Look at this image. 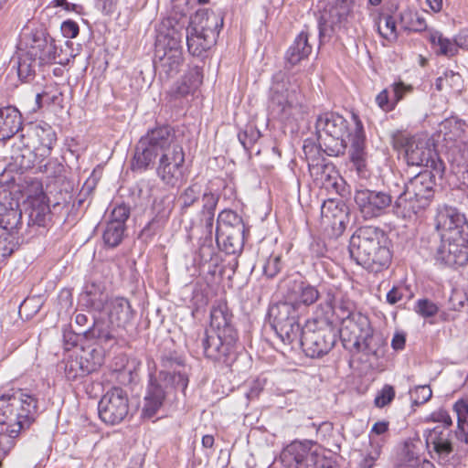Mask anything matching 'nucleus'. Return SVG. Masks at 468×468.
<instances>
[{"label": "nucleus", "instance_id": "1", "mask_svg": "<svg viewBox=\"0 0 468 468\" xmlns=\"http://www.w3.org/2000/svg\"><path fill=\"white\" fill-rule=\"evenodd\" d=\"M158 158L156 175L168 187H176L183 178L185 153L167 126L149 131L138 142L133 167L146 169Z\"/></svg>", "mask_w": 468, "mask_h": 468}, {"label": "nucleus", "instance_id": "2", "mask_svg": "<svg viewBox=\"0 0 468 468\" xmlns=\"http://www.w3.org/2000/svg\"><path fill=\"white\" fill-rule=\"evenodd\" d=\"M348 250L358 265L373 272L388 268L392 259L387 235L373 226L357 229L350 238Z\"/></svg>", "mask_w": 468, "mask_h": 468}, {"label": "nucleus", "instance_id": "3", "mask_svg": "<svg viewBox=\"0 0 468 468\" xmlns=\"http://www.w3.org/2000/svg\"><path fill=\"white\" fill-rule=\"evenodd\" d=\"M221 11L198 9L189 19L186 30L188 51L194 57H200L202 52L210 48L223 27Z\"/></svg>", "mask_w": 468, "mask_h": 468}, {"label": "nucleus", "instance_id": "4", "mask_svg": "<svg viewBox=\"0 0 468 468\" xmlns=\"http://www.w3.org/2000/svg\"><path fill=\"white\" fill-rule=\"evenodd\" d=\"M300 108V87L293 77L279 71L272 77L269 110L273 118L287 122Z\"/></svg>", "mask_w": 468, "mask_h": 468}, {"label": "nucleus", "instance_id": "5", "mask_svg": "<svg viewBox=\"0 0 468 468\" xmlns=\"http://www.w3.org/2000/svg\"><path fill=\"white\" fill-rule=\"evenodd\" d=\"M435 186V176L431 171L420 172L405 184L404 191L395 200V207L404 216L417 214L431 204Z\"/></svg>", "mask_w": 468, "mask_h": 468}, {"label": "nucleus", "instance_id": "6", "mask_svg": "<svg viewBox=\"0 0 468 468\" xmlns=\"http://www.w3.org/2000/svg\"><path fill=\"white\" fill-rule=\"evenodd\" d=\"M346 131V120L335 112H326L316 118L315 133L319 147L330 156L345 153L347 144L344 136Z\"/></svg>", "mask_w": 468, "mask_h": 468}, {"label": "nucleus", "instance_id": "7", "mask_svg": "<svg viewBox=\"0 0 468 468\" xmlns=\"http://www.w3.org/2000/svg\"><path fill=\"white\" fill-rule=\"evenodd\" d=\"M202 196V209L200 211V221L204 228V241L200 250L210 248L212 244L213 225L215 210L218 202V196L211 191L202 194V186L198 183H192L186 187L178 196L177 202L182 210H186L193 206Z\"/></svg>", "mask_w": 468, "mask_h": 468}, {"label": "nucleus", "instance_id": "8", "mask_svg": "<svg viewBox=\"0 0 468 468\" xmlns=\"http://www.w3.org/2000/svg\"><path fill=\"white\" fill-rule=\"evenodd\" d=\"M186 17L170 16L164 19L155 41L154 58H178L180 43L186 36Z\"/></svg>", "mask_w": 468, "mask_h": 468}, {"label": "nucleus", "instance_id": "9", "mask_svg": "<svg viewBox=\"0 0 468 468\" xmlns=\"http://www.w3.org/2000/svg\"><path fill=\"white\" fill-rule=\"evenodd\" d=\"M237 341L238 335L205 331L201 338V346L207 358L230 367L238 357Z\"/></svg>", "mask_w": 468, "mask_h": 468}, {"label": "nucleus", "instance_id": "10", "mask_svg": "<svg viewBox=\"0 0 468 468\" xmlns=\"http://www.w3.org/2000/svg\"><path fill=\"white\" fill-rule=\"evenodd\" d=\"M23 215L27 218L25 227L27 236H34L48 230L52 226V213L48 197L40 191L34 196H28L23 202Z\"/></svg>", "mask_w": 468, "mask_h": 468}, {"label": "nucleus", "instance_id": "11", "mask_svg": "<svg viewBox=\"0 0 468 468\" xmlns=\"http://www.w3.org/2000/svg\"><path fill=\"white\" fill-rule=\"evenodd\" d=\"M16 48V58H56L60 56L52 37L43 30L23 35Z\"/></svg>", "mask_w": 468, "mask_h": 468}, {"label": "nucleus", "instance_id": "12", "mask_svg": "<svg viewBox=\"0 0 468 468\" xmlns=\"http://www.w3.org/2000/svg\"><path fill=\"white\" fill-rule=\"evenodd\" d=\"M354 0H333L323 11L318 20L319 38L327 41L334 33L347 23Z\"/></svg>", "mask_w": 468, "mask_h": 468}, {"label": "nucleus", "instance_id": "13", "mask_svg": "<svg viewBox=\"0 0 468 468\" xmlns=\"http://www.w3.org/2000/svg\"><path fill=\"white\" fill-rule=\"evenodd\" d=\"M354 199L364 219H373L387 214L393 202L388 192L373 190L363 186L356 189Z\"/></svg>", "mask_w": 468, "mask_h": 468}, {"label": "nucleus", "instance_id": "14", "mask_svg": "<svg viewBox=\"0 0 468 468\" xmlns=\"http://www.w3.org/2000/svg\"><path fill=\"white\" fill-rule=\"evenodd\" d=\"M0 468L2 460L15 447L19 435L28 431V413L23 417V420H17L19 417H14V410L0 404Z\"/></svg>", "mask_w": 468, "mask_h": 468}, {"label": "nucleus", "instance_id": "15", "mask_svg": "<svg viewBox=\"0 0 468 468\" xmlns=\"http://www.w3.org/2000/svg\"><path fill=\"white\" fill-rule=\"evenodd\" d=\"M97 346H88L81 348V357H85L91 364L94 363V371H96L104 362V359L115 358L117 356L116 330L110 328L108 324H101L95 329Z\"/></svg>", "mask_w": 468, "mask_h": 468}, {"label": "nucleus", "instance_id": "16", "mask_svg": "<svg viewBox=\"0 0 468 468\" xmlns=\"http://www.w3.org/2000/svg\"><path fill=\"white\" fill-rule=\"evenodd\" d=\"M435 228L440 233L441 239L468 236V224L464 215L452 207L445 206L438 209Z\"/></svg>", "mask_w": 468, "mask_h": 468}, {"label": "nucleus", "instance_id": "17", "mask_svg": "<svg viewBox=\"0 0 468 468\" xmlns=\"http://www.w3.org/2000/svg\"><path fill=\"white\" fill-rule=\"evenodd\" d=\"M162 369L157 379L165 383V387L175 386L185 390L188 378L184 369V360L176 351H164L160 356Z\"/></svg>", "mask_w": 468, "mask_h": 468}, {"label": "nucleus", "instance_id": "18", "mask_svg": "<svg viewBox=\"0 0 468 468\" xmlns=\"http://www.w3.org/2000/svg\"><path fill=\"white\" fill-rule=\"evenodd\" d=\"M352 118L355 123V128L348 135L350 142V159L358 176L361 178H367L369 171L367 164V153L366 150V135L363 123L356 114H353Z\"/></svg>", "mask_w": 468, "mask_h": 468}, {"label": "nucleus", "instance_id": "19", "mask_svg": "<svg viewBox=\"0 0 468 468\" xmlns=\"http://www.w3.org/2000/svg\"><path fill=\"white\" fill-rule=\"evenodd\" d=\"M436 252V261L441 264L455 267L468 261V236L456 239H442Z\"/></svg>", "mask_w": 468, "mask_h": 468}, {"label": "nucleus", "instance_id": "20", "mask_svg": "<svg viewBox=\"0 0 468 468\" xmlns=\"http://www.w3.org/2000/svg\"><path fill=\"white\" fill-rule=\"evenodd\" d=\"M339 331L343 340L352 342L355 346L367 345L373 332L367 317L359 313L341 322Z\"/></svg>", "mask_w": 468, "mask_h": 468}, {"label": "nucleus", "instance_id": "21", "mask_svg": "<svg viewBox=\"0 0 468 468\" xmlns=\"http://www.w3.org/2000/svg\"><path fill=\"white\" fill-rule=\"evenodd\" d=\"M23 221V210L18 200L10 198L0 204V229L2 232L10 233L20 238L26 237Z\"/></svg>", "mask_w": 468, "mask_h": 468}, {"label": "nucleus", "instance_id": "22", "mask_svg": "<svg viewBox=\"0 0 468 468\" xmlns=\"http://www.w3.org/2000/svg\"><path fill=\"white\" fill-rule=\"evenodd\" d=\"M335 343V335L328 330H304L301 346L306 356L320 357L327 354Z\"/></svg>", "mask_w": 468, "mask_h": 468}, {"label": "nucleus", "instance_id": "23", "mask_svg": "<svg viewBox=\"0 0 468 468\" xmlns=\"http://www.w3.org/2000/svg\"><path fill=\"white\" fill-rule=\"evenodd\" d=\"M427 448L434 452L439 461L447 462L453 452V445L450 439L451 429L447 426H435L424 431Z\"/></svg>", "mask_w": 468, "mask_h": 468}, {"label": "nucleus", "instance_id": "24", "mask_svg": "<svg viewBox=\"0 0 468 468\" xmlns=\"http://www.w3.org/2000/svg\"><path fill=\"white\" fill-rule=\"evenodd\" d=\"M319 298L318 290L301 281H288L284 299L290 301L300 311L303 306H308L315 303Z\"/></svg>", "mask_w": 468, "mask_h": 468}, {"label": "nucleus", "instance_id": "25", "mask_svg": "<svg viewBox=\"0 0 468 468\" xmlns=\"http://www.w3.org/2000/svg\"><path fill=\"white\" fill-rule=\"evenodd\" d=\"M233 315L229 311L227 303L217 302L210 311V329L207 330L212 334H231L238 335L236 329L232 324Z\"/></svg>", "mask_w": 468, "mask_h": 468}, {"label": "nucleus", "instance_id": "26", "mask_svg": "<svg viewBox=\"0 0 468 468\" xmlns=\"http://www.w3.org/2000/svg\"><path fill=\"white\" fill-rule=\"evenodd\" d=\"M311 449L310 442L298 441L291 442L280 454V468H302Z\"/></svg>", "mask_w": 468, "mask_h": 468}, {"label": "nucleus", "instance_id": "27", "mask_svg": "<svg viewBox=\"0 0 468 468\" xmlns=\"http://www.w3.org/2000/svg\"><path fill=\"white\" fill-rule=\"evenodd\" d=\"M165 388H166L165 383L162 385L154 373L149 374V383L143 409L144 417L152 418L162 407L165 398Z\"/></svg>", "mask_w": 468, "mask_h": 468}, {"label": "nucleus", "instance_id": "28", "mask_svg": "<svg viewBox=\"0 0 468 468\" xmlns=\"http://www.w3.org/2000/svg\"><path fill=\"white\" fill-rule=\"evenodd\" d=\"M203 81L201 69L197 66L191 68L188 72L177 81L168 91L172 99H180L193 95L200 87Z\"/></svg>", "mask_w": 468, "mask_h": 468}, {"label": "nucleus", "instance_id": "29", "mask_svg": "<svg viewBox=\"0 0 468 468\" xmlns=\"http://www.w3.org/2000/svg\"><path fill=\"white\" fill-rule=\"evenodd\" d=\"M434 155V151L426 141L412 140L407 144L406 160L410 165L433 166Z\"/></svg>", "mask_w": 468, "mask_h": 468}, {"label": "nucleus", "instance_id": "30", "mask_svg": "<svg viewBox=\"0 0 468 468\" xmlns=\"http://www.w3.org/2000/svg\"><path fill=\"white\" fill-rule=\"evenodd\" d=\"M19 144H13L11 148L10 159L14 166L22 173L33 167L34 158L31 142L25 133L18 135Z\"/></svg>", "mask_w": 468, "mask_h": 468}, {"label": "nucleus", "instance_id": "31", "mask_svg": "<svg viewBox=\"0 0 468 468\" xmlns=\"http://www.w3.org/2000/svg\"><path fill=\"white\" fill-rule=\"evenodd\" d=\"M0 116H3L0 122L1 141L11 139L19 132L23 133L22 115L16 107L7 106L0 108Z\"/></svg>", "mask_w": 468, "mask_h": 468}, {"label": "nucleus", "instance_id": "32", "mask_svg": "<svg viewBox=\"0 0 468 468\" xmlns=\"http://www.w3.org/2000/svg\"><path fill=\"white\" fill-rule=\"evenodd\" d=\"M244 226H239L237 229L230 228L229 229H223L217 226L216 229V241L228 254H235L241 250L244 239Z\"/></svg>", "mask_w": 468, "mask_h": 468}, {"label": "nucleus", "instance_id": "33", "mask_svg": "<svg viewBox=\"0 0 468 468\" xmlns=\"http://www.w3.org/2000/svg\"><path fill=\"white\" fill-rule=\"evenodd\" d=\"M27 138L31 140L35 137L38 143V150H41V154H49L54 144L57 142V134L54 129L48 123L43 122L30 126L27 131Z\"/></svg>", "mask_w": 468, "mask_h": 468}, {"label": "nucleus", "instance_id": "34", "mask_svg": "<svg viewBox=\"0 0 468 468\" xmlns=\"http://www.w3.org/2000/svg\"><path fill=\"white\" fill-rule=\"evenodd\" d=\"M300 311L287 299L270 306L268 315L273 329L280 325L298 319Z\"/></svg>", "mask_w": 468, "mask_h": 468}, {"label": "nucleus", "instance_id": "35", "mask_svg": "<svg viewBox=\"0 0 468 468\" xmlns=\"http://www.w3.org/2000/svg\"><path fill=\"white\" fill-rule=\"evenodd\" d=\"M94 363L90 364L85 357L80 355L75 356H69L65 361V376L68 380L75 381L78 378H84L94 372Z\"/></svg>", "mask_w": 468, "mask_h": 468}, {"label": "nucleus", "instance_id": "36", "mask_svg": "<svg viewBox=\"0 0 468 468\" xmlns=\"http://www.w3.org/2000/svg\"><path fill=\"white\" fill-rule=\"evenodd\" d=\"M420 443V441H406L398 452L395 468H418L420 460L418 447Z\"/></svg>", "mask_w": 468, "mask_h": 468}, {"label": "nucleus", "instance_id": "37", "mask_svg": "<svg viewBox=\"0 0 468 468\" xmlns=\"http://www.w3.org/2000/svg\"><path fill=\"white\" fill-rule=\"evenodd\" d=\"M125 364L122 367L119 368V382L123 385H133L137 380V369L141 365V362L134 357H128L126 355H122L119 357V362Z\"/></svg>", "mask_w": 468, "mask_h": 468}, {"label": "nucleus", "instance_id": "38", "mask_svg": "<svg viewBox=\"0 0 468 468\" xmlns=\"http://www.w3.org/2000/svg\"><path fill=\"white\" fill-rule=\"evenodd\" d=\"M430 41L435 53L439 56L453 57L457 55V47L454 40L444 37L441 33H431Z\"/></svg>", "mask_w": 468, "mask_h": 468}, {"label": "nucleus", "instance_id": "39", "mask_svg": "<svg viewBox=\"0 0 468 468\" xmlns=\"http://www.w3.org/2000/svg\"><path fill=\"white\" fill-rule=\"evenodd\" d=\"M114 394L108 391L98 404L100 419L106 424L114 425L117 421V405L113 402Z\"/></svg>", "mask_w": 468, "mask_h": 468}, {"label": "nucleus", "instance_id": "40", "mask_svg": "<svg viewBox=\"0 0 468 468\" xmlns=\"http://www.w3.org/2000/svg\"><path fill=\"white\" fill-rule=\"evenodd\" d=\"M384 440L371 437L369 447L361 453L357 468H373L376 466L377 461L381 455Z\"/></svg>", "mask_w": 468, "mask_h": 468}, {"label": "nucleus", "instance_id": "41", "mask_svg": "<svg viewBox=\"0 0 468 468\" xmlns=\"http://www.w3.org/2000/svg\"><path fill=\"white\" fill-rule=\"evenodd\" d=\"M314 52L313 45L309 43L308 33L302 31L294 39L293 43L287 50V56L291 58H307Z\"/></svg>", "mask_w": 468, "mask_h": 468}, {"label": "nucleus", "instance_id": "42", "mask_svg": "<svg viewBox=\"0 0 468 468\" xmlns=\"http://www.w3.org/2000/svg\"><path fill=\"white\" fill-rule=\"evenodd\" d=\"M276 334L285 344H292L295 341L301 344V338L303 331L301 328L297 319H293L274 329Z\"/></svg>", "mask_w": 468, "mask_h": 468}, {"label": "nucleus", "instance_id": "43", "mask_svg": "<svg viewBox=\"0 0 468 468\" xmlns=\"http://www.w3.org/2000/svg\"><path fill=\"white\" fill-rule=\"evenodd\" d=\"M23 240V238L13 236L10 233L0 234V263L4 262L16 251Z\"/></svg>", "mask_w": 468, "mask_h": 468}, {"label": "nucleus", "instance_id": "44", "mask_svg": "<svg viewBox=\"0 0 468 468\" xmlns=\"http://www.w3.org/2000/svg\"><path fill=\"white\" fill-rule=\"evenodd\" d=\"M120 314L123 318V330L131 337H133L136 334V326L134 324L135 313L133 311L129 301L125 298H119V320L122 319Z\"/></svg>", "mask_w": 468, "mask_h": 468}, {"label": "nucleus", "instance_id": "45", "mask_svg": "<svg viewBox=\"0 0 468 468\" xmlns=\"http://www.w3.org/2000/svg\"><path fill=\"white\" fill-rule=\"evenodd\" d=\"M454 409L457 413L455 435L458 440L468 444V406L464 403H456Z\"/></svg>", "mask_w": 468, "mask_h": 468}, {"label": "nucleus", "instance_id": "46", "mask_svg": "<svg viewBox=\"0 0 468 468\" xmlns=\"http://www.w3.org/2000/svg\"><path fill=\"white\" fill-rule=\"evenodd\" d=\"M400 25L405 30L421 32L427 28L425 18L419 13L403 12L400 16Z\"/></svg>", "mask_w": 468, "mask_h": 468}, {"label": "nucleus", "instance_id": "47", "mask_svg": "<svg viewBox=\"0 0 468 468\" xmlns=\"http://www.w3.org/2000/svg\"><path fill=\"white\" fill-rule=\"evenodd\" d=\"M310 173L314 176L317 183H321L323 186L328 187L329 186H335V178L331 173H335L330 165H309Z\"/></svg>", "mask_w": 468, "mask_h": 468}, {"label": "nucleus", "instance_id": "48", "mask_svg": "<svg viewBox=\"0 0 468 468\" xmlns=\"http://www.w3.org/2000/svg\"><path fill=\"white\" fill-rule=\"evenodd\" d=\"M376 27L379 35L388 40L397 38L396 20L389 15H384L378 17Z\"/></svg>", "mask_w": 468, "mask_h": 468}, {"label": "nucleus", "instance_id": "49", "mask_svg": "<svg viewBox=\"0 0 468 468\" xmlns=\"http://www.w3.org/2000/svg\"><path fill=\"white\" fill-rule=\"evenodd\" d=\"M37 60H16V69L19 82H31L36 77Z\"/></svg>", "mask_w": 468, "mask_h": 468}, {"label": "nucleus", "instance_id": "50", "mask_svg": "<svg viewBox=\"0 0 468 468\" xmlns=\"http://www.w3.org/2000/svg\"><path fill=\"white\" fill-rule=\"evenodd\" d=\"M41 306L39 298L28 297L20 303L18 314L23 320H30L39 312Z\"/></svg>", "mask_w": 468, "mask_h": 468}, {"label": "nucleus", "instance_id": "51", "mask_svg": "<svg viewBox=\"0 0 468 468\" xmlns=\"http://www.w3.org/2000/svg\"><path fill=\"white\" fill-rule=\"evenodd\" d=\"M302 468H335L331 459L311 449Z\"/></svg>", "mask_w": 468, "mask_h": 468}, {"label": "nucleus", "instance_id": "52", "mask_svg": "<svg viewBox=\"0 0 468 468\" xmlns=\"http://www.w3.org/2000/svg\"><path fill=\"white\" fill-rule=\"evenodd\" d=\"M330 314L335 315L340 322H343L356 314L354 312V303L348 299H344L342 295Z\"/></svg>", "mask_w": 468, "mask_h": 468}, {"label": "nucleus", "instance_id": "53", "mask_svg": "<svg viewBox=\"0 0 468 468\" xmlns=\"http://www.w3.org/2000/svg\"><path fill=\"white\" fill-rule=\"evenodd\" d=\"M87 299V304L94 307V308H101L102 305V292H101L100 287L94 283L91 282L90 284L87 283L84 287V292Z\"/></svg>", "mask_w": 468, "mask_h": 468}, {"label": "nucleus", "instance_id": "54", "mask_svg": "<svg viewBox=\"0 0 468 468\" xmlns=\"http://www.w3.org/2000/svg\"><path fill=\"white\" fill-rule=\"evenodd\" d=\"M221 224L225 225V229H229L230 228L237 229L239 226H244L241 218L231 210H223L219 213L218 217V226L222 229Z\"/></svg>", "mask_w": 468, "mask_h": 468}, {"label": "nucleus", "instance_id": "55", "mask_svg": "<svg viewBox=\"0 0 468 468\" xmlns=\"http://www.w3.org/2000/svg\"><path fill=\"white\" fill-rule=\"evenodd\" d=\"M414 310L420 316L428 318L434 316L438 313L439 307L429 299H419L416 302Z\"/></svg>", "mask_w": 468, "mask_h": 468}, {"label": "nucleus", "instance_id": "56", "mask_svg": "<svg viewBox=\"0 0 468 468\" xmlns=\"http://www.w3.org/2000/svg\"><path fill=\"white\" fill-rule=\"evenodd\" d=\"M281 257L278 255H271L262 265L263 274L271 279L275 277L282 270Z\"/></svg>", "mask_w": 468, "mask_h": 468}, {"label": "nucleus", "instance_id": "57", "mask_svg": "<svg viewBox=\"0 0 468 468\" xmlns=\"http://www.w3.org/2000/svg\"><path fill=\"white\" fill-rule=\"evenodd\" d=\"M81 335L88 338L90 335H95V329L91 332L90 330H86L80 333H75L71 330L65 329L63 331L64 348L66 350H70L72 347H75L78 345Z\"/></svg>", "mask_w": 468, "mask_h": 468}, {"label": "nucleus", "instance_id": "58", "mask_svg": "<svg viewBox=\"0 0 468 468\" xmlns=\"http://www.w3.org/2000/svg\"><path fill=\"white\" fill-rule=\"evenodd\" d=\"M105 249L117 247V219H112L102 235Z\"/></svg>", "mask_w": 468, "mask_h": 468}, {"label": "nucleus", "instance_id": "59", "mask_svg": "<svg viewBox=\"0 0 468 468\" xmlns=\"http://www.w3.org/2000/svg\"><path fill=\"white\" fill-rule=\"evenodd\" d=\"M395 389L390 385H384V387L377 394L374 403L378 408H384L388 405L395 398Z\"/></svg>", "mask_w": 468, "mask_h": 468}, {"label": "nucleus", "instance_id": "60", "mask_svg": "<svg viewBox=\"0 0 468 468\" xmlns=\"http://www.w3.org/2000/svg\"><path fill=\"white\" fill-rule=\"evenodd\" d=\"M40 169L48 176L54 178L62 176L65 172L64 165L56 158L49 159L44 165L40 166Z\"/></svg>", "mask_w": 468, "mask_h": 468}, {"label": "nucleus", "instance_id": "61", "mask_svg": "<svg viewBox=\"0 0 468 468\" xmlns=\"http://www.w3.org/2000/svg\"><path fill=\"white\" fill-rule=\"evenodd\" d=\"M413 404L421 405L427 402L432 396L431 388L427 385L417 387L411 393Z\"/></svg>", "mask_w": 468, "mask_h": 468}, {"label": "nucleus", "instance_id": "62", "mask_svg": "<svg viewBox=\"0 0 468 468\" xmlns=\"http://www.w3.org/2000/svg\"><path fill=\"white\" fill-rule=\"evenodd\" d=\"M427 421L438 422L437 426H447V429H451L452 425V420L451 416L446 410H440L438 411L432 412L428 418Z\"/></svg>", "mask_w": 468, "mask_h": 468}, {"label": "nucleus", "instance_id": "63", "mask_svg": "<svg viewBox=\"0 0 468 468\" xmlns=\"http://www.w3.org/2000/svg\"><path fill=\"white\" fill-rule=\"evenodd\" d=\"M408 292V287L402 284L394 285L387 293V302L390 304H395L401 301Z\"/></svg>", "mask_w": 468, "mask_h": 468}, {"label": "nucleus", "instance_id": "64", "mask_svg": "<svg viewBox=\"0 0 468 468\" xmlns=\"http://www.w3.org/2000/svg\"><path fill=\"white\" fill-rule=\"evenodd\" d=\"M342 293L341 292L337 291L336 289L330 288L327 290L325 297H324V303H325V310L324 314L326 315L330 314L335 304L337 303L338 300L341 298Z\"/></svg>", "mask_w": 468, "mask_h": 468}]
</instances>
